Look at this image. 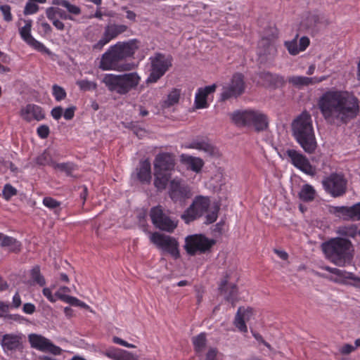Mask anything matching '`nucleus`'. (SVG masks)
I'll return each instance as SVG.
<instances>
[{"label": "nucleus", "mask_w": 360, "mask_h": 360, "mask_svg": "<svg viewBox=\"0 0 360 360\" xmlns=\"http://www.w3.org/2000/svg\"><path fill=\"white\" fill-rule=\"evenodd\" d=\"M28 339L32 348L37 349L41 352H46V349L50 341L45 337L35 333L29 335Z\"/></svg>", "instance_id": "c85d7f7f"}, {"label": "nucleus", "mask_w": 360, "mask_h": 360, "mask_svg": "<svg viewBox=\"0 0 360 360\" xmlns=\"http://www.w3.org/2000/svg\"><path fill=\"white\" fill-rule=\"evenodd\" d=\"M30 276L33 281L39 285L44 286L46 284V280L40 272L39 266L37 265L32 269Z\"/></svg>", "instance_id": "58836bf2"}, {"label": "nucleus", "mask_w": 360, "mask_h": 360, "mask_svg": "<svg viewBox=\"0 0 360 360\" xmlns=\"http://www.w3.org/2000/svg\"><path fill=\"white\" fill-rule=\"evenodd\" d=\"M169 196L174 202H184L191 198L192 193L188 186L182 184L180 180L172 179L170 181Z\"/></svg>", "instance_id": "dca6fc26"}, {"label": "nucleus", "mask_w": 360, "mask_h": 360, "mask_svg": "<svg viewBox=\"0 0 360 360\" xmlns=\"http://www.w3.org/2000/svg\"><path fill=\"white\" fill-rule=\"evenodd\" d=\"M201 217L197 210L194 208V205H191L181 214V219L186 224H189L196 219Z\"/></svg>", "instance_id": "e433bc0d"}, {"label": "nucleus", "mask_w": 360, "mask_h": 360, "mask_svg": "<svg viewBox=\"0 0 360 360\" xmlns=\"http://www.w3.org/2000/svg\"><path fill=\"white\" fill-rule=\"evenodd\" d=\"M22 310L25 314H32L35 311L36 307L32 303H25L23 305Z\"/></svg>", "instance_id": "338daca9"}, {"label": "nucleus", "mask_w": 360, "mask_h": 360, "mask_svg": "<svg viewBox=\"0 0 360 360\" xmlns=\"http://www.w3.org/2000/svg\"><path fill=\"white\" fill-rule=\"evenodd\" d=\"M1 246L8 248L10 252L19 253L22 249V244L16 238L0 233Z\"/></svg>", "instance_id": "a878e982"}, {"label": "nucleus", "mask_w": 360, "mask_h": 360, "mask_svg": "<svg viewBox=\"0 0 360 360\" xmlns=\"http://www.w3.org/2000/svg\"><path fill=\"white\" fill-rule=\"evenodd\" d=\"M21 116L27 122H30L32 118L37 121L45 118L42 108L35 104H27L21 110Z\"/></svg>", "instance_id": "aec40b11"}, {"label": "nucleus", "mask_w": 360, "mask_h": 360, "mask_svg": "<svg viewBox=\"0 0 360 360\" xmlns=\"http://www.w3.org/2000/svg\"><path fill=\"white\" fill-rule=\"evenodd\" d=\"M188 148L202 150L210 158H217L219 155L218 148L210 143L208 141H205L204 139L193 140L189 144Z\"/></svg>", "instance_id": "412c9836"}, {"label": "nucleus", "mask_w": 360, "mask_h": 360, "mask_svg": "<svg viewBox=\"0 0 360 360\" xmlns=\"http://www.w3.org/2000/svg\"><path fill=\"white\" fill-rule=\"evenodd\" d=\"M181 161L187 165L192 171L197 173L201 171L204 165V162L201 158L185 154L181 155Z\"/></svg>", "instance_id": "cd10ccee"}, {"label": "nucleus", "mask_w": 360, "mask_h": 360, "mask_svg": "<svg viewBox=\"0 0 360 360\" xmlns=\"http://www.w3.org/2000/svg\"><path fill=\"white\" fill-rule=\"evenodd\" d=\"M337 232L341 236L353 238L359 234L358 227L356 224L340 226Z\"/></svg>", "instance_id": "f704fd0d"}, {"label": "nucleus", "mask_w": 360, "mask_h": 360, "mask_svg": "<svg viewBox=\"0 0 360 360\" xmlns=\"http://www.w3.org/2000/svg\"><path fill=\"white\" fill-rule=\"evenodd\" d=\"M58 7H49L46 10V14L48 19L51 21L58 19Z\"/></svg>", "instance_id": "13d9d810"}, {"label": "nucleus", "mask_w": 360, "mask_h": 360, "mask_svg": "<svg viewBox=\"0 0 360 360\" xmlns=\"http://www.w3.org/2000/svg\"><path fill=\"white\" fill-rule=\"evenodd\" d=\"M46 352H49L54 355H59L61 354L62 349L60 347L53 345L51 341H49L46 349Z\"/></svg>", "instance_id": "052dcab7"}, {"label": "nucleus", "mask_w": 360, "mask_h": 360, "mask_svg": "<svg viewBox=\"0 0 360 360\" xmlns=\"http://www.w3.org/2000/svg\"><path fill=\"white\" fill-rule=\"evenodd\" d=\"M215 243L214 239L208 238L204 234H193L185 238L184 248L188 255L195 256L210 252Z\"/></svg>", "instance_id": "9d476101"}, {"label": "nucleus", "mask_w": 360, "mask_h": 360, "mask_svg": "<svg viewBox=\"0 0 360 360\" xmlns=\"http://www.w3.org/2000/svg\"><path fill=\"white\" fill-rule=\"evenodd\" d=\"M31 27H32L31 21L29 20V21L26 22L25 25L20 29V36L22 38V39L26 42L30 41V39H32L33 37L30 34Z\"/></svg>", "instance_id": "79ce46f5"}, {"label": "nucleus", "mask_w": 360, "mask_h": 360, "mask_svg": "<svg viewBox=\"0 0 360 360\" xmlns=\"http://www.w3.org/2000/svg\"><path fill=\"white\" fill-rule=\"evenodd\" d=\"M301 172L310 176L316 174V168L311 165L307 157L299 150L288 148L281 155Z\"/></svg>", "instance_id": "9b49d317"}, {"label": "nucleus", "mask_w": 360, "mask_h": 360, "mask_svg": "<svg viewBox=\"0 0 360 360\" xmlns=\"http://www.w3.org/2000/svg\"><path fill=\"white\" fill-rule=\"evenodd\" d=\"M219 209V205L218 204H215L212 207V210L206 215L205 224H210L214 223L217 219Z\"/></svg>", "instance_id": "a18cd8bd"}, {"label": "nucleus", "mask_w": 360, "mask_h": 360, "mask_svg": "<svg viewBox=\"0 0 360 360\" xmlns=\"http://www.w3.org/2000/svg\"><path fill=\"white\" fill-rule=\"evenodd\" d=\"M76 84L82 91H90L91 89L95 90L97 88V84L95 82L87 79L79 80Z\"/></svg>", "instance_id": "c03bdc74"}, {"label": "nucleus", "mask_w": 360, "mask_h": 360, "mask_svg": "<svg viewBox=\"0 0 360 360\" xmlns=\"http://www.w3.org/2000/svg\"><path fill=\"white\" fill-rule=\"evenodd\" d=\"M318 107L326 122L337 126L347 124L360 112L359 98L347 91H327L319 98Z\"/></svg>", "instance_id": "f257e3e1"}, {"label": "nucleus", "mask_w": 360, "mask_h": 360, "mask_svg": "<svg viewBox=\"0 0 360 360\" xmlns=\"http://www.w3.org/2000/svg\"><path fill=\"white\" fill-rule=\"evenodd\" d=\"M217 89V85L213 84L206 86L204 88H199L195 94V107L197 109L205 108L208 106L207 98L209 94L214 93Z\"/></svg>", "instance_id": "5701e85b"}, {"label": "nucleus", "mask_w": 360, "mask_h": 360, "mask_svg": "<svg viewBox=\"0 0 360 360\" xmlns=\"http://www.w3.org/2000/svg\"><path fill=\"white\" fill-rule=\"evenodd\" d=\"M333 214L344 221L360 220V202L352 206L333 207Z\"/></svg>", "instance_id": "f3484780"}, {"label": "nucleus", "mask_w": 360, "mask_h": 360, "mask_svg": "<svg viewBox=\"0 0 360 360\" xmlns=\"http://www.w3.org/2000/svg\"><path fill=\"white\" fill-rule=\"evenodd\" d=\"M175 165L176 156L174 153L160 152L155 155L153 161V184L158 191H162L167 188Z\"/></svg>", "instance_id": "39448f33"}, {"label": "nucleus", "mask_w": 360, "mask_h": 360, "mask_svg": "<svg viewBox=\"0 0 360 360\" xmlns=\"http://www.w3.org/2000/svg\"><path fill=\"white\" fill-rule=\"evenodd\" d=\"M57 298L74 307H77L79 301V300L75 297L60 293L57 294Z\"/></svg>", "instance_id": "49530a36"}, {"label": "nucleus", "mask_w": 360, "mask_h": 360, "mask_svg": "<svg viewBox=\"0 0 360 360\" xmlns=\"http://www.w3.org/2000/svg\"><path fill=\"white\" fill-rule=\"evenodd\" d=\"M57 13H58V16L62 20H74L73 17L71 15L68 14L64 10L59 8L58 7Z\"/></svg>", "instance_id": "774afa93"}, {"label": "nucleus", "mask_w": 360, "mask_h": 360, "mask_svg": "<svg viewBox=\"0 0 360 360\" xmlns=\"http://www.w3.org/2000/svg\"><path fill=\"white\" fill-rule=\"evenodd\" d=\"M323 22L326 25L329 24L328 20L323 21V18L316 13H309L304 20L306 28L312 32H317L318 25Z\"/></svg>", "instance_id": "bb28decb"}, {"label": "nucleus", "mask_w": 360, "mask_h": 360, "mask_svg": "<svg viewBox=\"0 0 360 360\" xmlns=\"http://www.w3.org/2000/svg\"><path fill=\"white\" fill-rule=\"evenodd\" d=\"M325 269L326 271H328V272H330L334 275H336L339 277L347 278V279H351V280H353L355 281L360 282V278L356 277L352 273L347 272L346 271L341 270V269H339L337 268H332V267H329V266H326L325 268Z\"/></svg>", "instance_id": "c9c22d12"}, {"label": "nucleus", "mask_w": 360, "mask_h": 360, "mask_svg": "<svg viewBox=\"0 0 360 360\" xmlns=\"http://www.w3.org/2000/svg\"><path fill=\"white\" fill-rule=\"evenodd\" d=\"M310 41L307 37H302L300 38L299 41V51H304L309 45Z\"/></svg>", "instance_id": "0e129e2a"}, {"label": "nucleus", "mask_w": 360, "mask_h": 360, "mask_svg": "<svg viewBox=\"0 0 360 360\" xmlns=\"http://www.w3.org/2000/svg\"><path fill=\"white\" fill-rule=\"evenodd\" d=\"M245 91L244 76L242 73H235L227 86L223 87L220 100L225 101L232 97L240 96Z\"/></svg>", "instance_id": "2eb2a0df"}, {"label": "nucleus", "mask_w": 360, "mask_h": 360, "mask_svg": "<svg viewBox=\"0 0 360 360\" xmlns=\"http://www.w3.org/2000/svg\"><path fill=\"white\" fill-rule=\"evenodd\" d=\"M150 240L158 249L170 255L174 259L181 257L179 243L176 238L156 231L151 233Z\"/></svg>", "instance_id": "1a4fd4ad"}, {"label": "nucleus", "mask_w": 360, "mask_h": 360, "mask_svg": "<svg viewBox=\"0 0 360 360\" xmlns=\"http://www.w3.org/2000/svg\"><path fill=\"white\" fill-rule=\"evenodd\" d=\"M37 135L41 139H46L49 134V127L46 124L40 125L37 129Z\"/></svg>", "instance_id": "864d4df0"}, {"label": "nucleus", "mask_w": 360, "mask_h": 360, "mask_svg": "<svg viewBox=\"0 0 360 360\" xmlns=\"http://www.w3.org/2000/svg\"><path fill=\"white\" fill-rule=\"evenodd\" d=\"M0 10L4 15V18L6 21L9 22L12 20V15L11 13V6L5 4L0 6Z\"/></svg>", "instance_id": "603ef678"}, {"label": "nucleus", "mask_w": 360, "mask_h": 360, "mask_svg": "<svg viewBox=\"0 0 360 360\" xmlns=\"http://www.w3.org/2000/svg\"><path fill=\"white\" fill-rule=\"evenodd\" d=\"M316 191L312 186L304 184L298 193L299 198L303 202H311L315 198Z\"/></svg>", "instance_id": "2f4dec72"}, {"label": "nucleus", "mask_w": 360, "mask_h": 360, "mask_svg": "<svg viewBox=\"0 0 360 360\" xmlns=\"http://www.w3.org/2000/svg\"><path fill=\"white\" fill-rule=\"evenodd\" d=\"M52 167L55 169L65 172L66 175L69 176L72 175V172L75 169V165L72 162H52Z\"/></svg>", "instance_id": "4c0bfd02"}, {"label": "nucleus", "mask_w": 360, "mask_h": 360, "mask_svg": "<svg viewBox=\"0 0 360 360\" xmlns=\"http://www.w3.org/2000/svg\"><path fill=\"white\" fill-rule=\"evenodd\" d=\"M137 179L142 184H150L151 181V164L148 159L141 160L136 168Z\"/></svg>", "instance_id": "393cba45"}, {"label": "nucleus", "mask_w": 360, "mask_h": 360, "mask_svg": "<svg viewBox=\"0 0 360 360\" xmlns=\"http://www.w3.org/2000/svg\"><path fill=\"white\" fill-rule=\"evenodd\" d=\"M194 350L196 353H201L204 351L207 345V335L205 333H200L191 339Z\"/></svg>", "instance_id": "473e14b6"}, {"label": "nucleus", "mask_w": 360, "mask_h": 360, "mask_svg": "<svg viewBox=\"0 0 360 360\" xmlns=\"http://www.w3.org/2000/svg\"><path fill=\"white\" fill-rule=\"evenodd\" d=\"M30 46H32L35 49L39 51H44L46 49V46L39 41L36 40L34 37L30 39V41L27 42Z\"/></svg>", "instance_id": "6e6d98bb"}, {"label": "nucleus", "mask_w": 360, "mask_h": 360, "mask_svg": "<svg viewBox=\"0 0 360 360\" xmlns=\"http://www.w3.org/2000/svg\"><path fill=\"white\" fill-rule=\"evenodd\" d=\"M43 204L50 209H55L60 206V202L51 197H45L43 199Z\"/></svg>", "instance_id": "3c124183"}, {"label": "nucleus", "mask_w": 360, "mask_h": 360, "mask_svg": "<svg viewBox=\"0 0 360 360\" xmlns=\"http://www.w3.org/2000/svg\"><path fill=\"white\" fill-rule=\"evenodd\" d=\"M150 217L153 224L161 231L171 233L177 227V221L172 220L166 215L161 205L153 207L150 211Z\"/></svg>", "instance_id": "ddd939ff"}, {"label": "nucleus", "mask_w": 360, "mask_h": 360, "mask_svg": "<svg viewBox=\"0 0 360 360\" xmlns=\"http://www.w3.org/2000/svg\"><path fill=\"white\" fill-rule=\"evenodd\" d=\"M292 135L296 142L307 154L315 153L316 141L311 115L306 110L297 116L291 124Z\"/></svg>", "instance_id": "7ed1b4c3"}, {"label": "nucleus", "mask_w": 360, "mask_h": 360, "mask_svg": "<svg viewBox=\"0 0 360 360\" xmlns=\"http://www.w3.org/2000/svg\"><path fill=\"white\" fill-rule=\"evenodd\" d=\"M39 10V6L33 1H30L28 0L27 2L25 9L24 14L25 15H31L37 13Z\"/></svg>", "instance_id": "09e8293b"}, {"label": "nucleus", "mask_w": 360, "mask_h": 360, "mask_svg": "<svg viewBox=\"0 0 360 360\" xmlns=\"http://www.w3.org/2000/svg\"><path fill=\"white\" fill-rule=\"evenodd\" d=\"M126 25L109 22L104 29L102 37L92 46L93 50L101 51L105 45L128 30Z\"/></svg>", "instance_id": "4468645a"}, {"label": "nucleus", "mask_w": 360, "mask_h": 360, "mask_svg": "<svg viewBox=\"0 0 360 360\" xmlns=\"http://www.w3.org/2000/svg\"><path fill=\"white\" fill-rule=\"evenodd\" d=\"M63 110L61 106L55 107L51 110V115L55 120H58L63 115Z\"/></svg>", "instance_id": "e2e57ef3"}, {"label": "nucleus", "mask_w": 360, "mask_h": 360, "mask_svg": "<svg viewBox=\"0 0 360 360\" xmlns=\"http://www.w3.org/2000/svg\"><path fill=\"white\" fill-rule=\"evenodd\" d=\"M122 349L119 348H110L105 352V355L114 360H120Z\"/></svg>", "instance_id": "8fccbe9b"}, {"label": "nucleus", "mask_w": 360, "mask_h": 360, "mask_svg": "<svg viewBox=\"0 0 360 360\" xmlns=\"http://www.w3.org/2000/svg\"><path fill=\"white\" fill-rule=\"evenodd\" d=\"M326 258L337 266H344L353 258L354 247L346 238L335 237L323 242L321 245Z\"/></svg>", "instance_id": "20e7f679"}, {"label": "nucleus", "mask_w": 360, "mask_h": 360, "mask_svg": "<svg viewBox=\"0 0 360 360\" xmlns=\"http://www.w3.org/2000/svg\"><path fill=\"white\" fill-rule=\"evenodd\" d=\"M76 109L77 108L75 105H72L66 108L63 114L64 118L67 120H72L75 116V112Z\"/></svg>", "instance_id": "680f3d73"}, {"label": "nucleus", "mask_w": 360, "mask_h": 360, "mask_svg": "<svg viewBox=\"0 0 360 360\" xmlns=\"http://www.w3.org/2000/svg\"><path fill=\"white\" fill-rule=\"evenodd\" d=\"M140 81L141 77L136 72L122 75L107 74L102 80L108 91L120 95H126L136 89Z\"/></svg>", "instance_id": "423d86ee"}, {"label": "nucleus", "mask_w": 360, "mask_h": 360, "mask_svg": "<svg viewBox=\"0 0 360 360\" xmlns=\"http://www.w3.org/2000/svg\"><path fill=\"white\" fill-rule=\"evenodd\" d=\"M17 194V189L14 188L11 184H6L4 185L2 191V195L6 200H10L13 196H15Z\"/></svg>", "instance_id": "a19ab883"}, {"label": "nucleus", "mask_w": 360, "mask_h": 360, "mask_svg": "<svg viewBox=\"0 0 360 360\" xmlns=\"http://www.w3.org/2000/svg\"><path fill=\"white\" fill-rule=\"evenodd\" d=\"M181 91L178 89H173L167 95V98L163 101L162 107L168 108L179 103L180 98Z\"/></svg>", "instance_id": "72a5a7b5"}, {"label": "nucleus", "mask_w": 360, "mask_h": 360, "mask_svg": "<svg viewBox=\"0 0 360 360\" xmlns=\"http://www.w3.org/2000/svg\"><path fill=\"white\" fill-rule=\"evenodd\" d=\"M259 78L264 82V85L268 87L278 88L285 85L284 77L270 72L262 71L258 73Z\"/></svg>", "instance_id": "6ab92c4d"}, {"label": "nucleus", "mask_w": 360, "mask_h": 360, "mask_svg": "<svg viewBox=\"0 0 360 360\" xmlns=\"http://www.w3.org/2000/svg\"><path fill=\"white\" fill-rule=\"evenodd\" d=\"M52 90L53 96H54L56 101H60L66 98V91L60 86H58V84H53L52 86Z\"/></svg>", "instance_id": "37998d69"}, {"label": "nucleus", "mask_w": 360, "mask_h": 360, "mask_svg": "<svg viewBox=\"0 0 360 360\" xmlns=\"http://www.w3.org/2000/svg\"><path fill=\"white\" fill-rule=\"evenodd\" d=\"M191 205H194V208L202 216L207 211L210 205V200L207 197L200 195L194 199Z\"/></svg>", "instance_id": "7c9ffc66"}, {"label": "nucleus", "mask_w": 360, "mask_h": 360, "mask_svg": "<svg viewBox=\"0 0 360 360\" xmlns=\"http://www.w3.org/2000/svg\"><path fill=\"white\" fill-rule=\"evenodd\" d=\"M313 79H316V82H321L323 79H325V77H323L321 79H317L316 78H311L304 76H292L288 77V81L293 86L300 87L303 86H308L312 84Z\"/></svg>", "instance_id": "c756f323"}, {"label": "nucleus", "mask_w": 360, "mask_h": 360, "mask_svg": "<svg viewBox=\"0 0 360 360\" xmlns=\"http://www.w3.org/2000/svg\"><path fill=\"white\" fill-rule=\"evenodd\" d=\"M217 352V348H210L205 355V360H216Z\"/></svg>", "instance_id": "69168bd1"}, {"label": "nucleus", "mask_w": 360, "mask_h": 360, "mask_svg": "<svg viewBox=\"0 0 360 360\" xmlns=\"http://www.w3.org/2000/svg\"><path fill=\"white\" fill-rule=\"evenodd\" d=\"M228 279L229 276L226 275L219 285V290L221 294L225 295V300L234 306L235 303L238 300V289L236 284H229Z\"/></svg>", "instance_id": "a211bd4d"}, {"label": "nucleus", "mask_w": 360, "mask_h": 360, "mask_svg": "<svg viewBox=\"0 0 360 360\" xmlns=\"http://www.w3.org/2000/svg\"><path fill=\"white\" fill-rule=\"evenodd\" d=\"M4 351H13L22 347V337L15 334H5L1 340Z\"/></svg>", "instance_id": "b1692460"}, {"label": "nucleus", "mask_w": 360, "mask_h": 360, "mask_svg": "<svg viewBox=\"0 0 360 360\" xmlns=\"http://www.w3.org/2000/svg\"><path fill=\"white\" fill-rule=\"evenodd\" d=\"M139 41L130 39L127 41H118L111 46L101 56L99 68L102 70L128 71L132 67L130 63L125 61L127 58H134L136 51L139 49Z\"/></svg>", "instance_id": "f03ea898"}, {"label": "nucleus", "mask_w": 360, "mask_h": 360, "mask_svg": "<svg viewBox=\"0 0 360 360\" xmlns=\"http://www.w3.org/2000/svg\"><path fill=\"white\" fill-rule=\"evenodd\" d=\"M64 8H65L71 14L79 15L81 13L80 8L75 5L71 4L68 1H66Z\"/></svg>", "instance_id": "4d7b16f0"}, {"label": "nucleus", "mask_w": 360, "mask_h": 360, "mask_svg": "<svg viewBox=\"0 0 360 360\" xmlns=\"http://www.w3.org/2000/svg\"><path fill=\"white\" fill-rule=\"evenodd\" d=\"M52 162H54L52 160L50 153L46 150H44L36 159V163L37 165H41V166H45V165L52 166Z\"/></svg>", "instance_id": "ea45409f"}, {"label": "nucleus", "mask_w": 360, "mask_h": 360, "mask_svg": "<svg viewBox=\"0 0 360 360\" xmlns=\"http://www.w3.org/2000/svg\"><path fill=\"white\" fill-rule=\"evenodd\" d=\"M55 288V285L51 286V288H44L42 290V293L44 297H46L48 300L51 302H56V297L55 295H53L52 294L51 290Z\"/></svg>", "instance_id": "5fc2aeb1"}, {"label": "nucleus", "mask_w": 360, "mask_h": 360, "mask_svg": "<svg viewBox=\"0 0 360 360\" xmlns=\"http://www.w3.org/2000/svg\"><path fill=\"white\" fill-rule=\"evenodd\" d=\"M231 118L238 127H253L257 132L264 131L269 127L267 115L258 110H236L231 115Z\"/></svg>", "instance_id": "0eeeda50"}, {"label": "nucleus", "mask_w": 360, "mask_h": 360, "mask_svg": "<svg viewBox=\"0 0 360 360\" xmlns=\"http://www.w3.org/2000/svg\"><path fill=\"white\" fill-rule=\"evenodd\" d=\"M150 74L146 80L147 84L156 83L172 66L173 58L162 53H155L150 58Z\"/></svg>", "instance_id": "6e6552de"}, {"label": "nucleus", "mask_w": 360, "mask_h": 360, "mask_svg": "<svg viewBox=\"0 0 360 360\" xmlns=\"http://www.w3.org/2000/svg\"><path fill=\"white\" fill-rule=\"evenodd\" d=\"M120 360H139V356L130 352L122 349Z\"/></svg>", "instance_id": "bf43d9fd"}, {"label": "nucleus", "mask_w": 360, "mask_h": 360, "mask_svg": "<svg viewBox=\"0 0 360 360\" xmlns=\"http://www.w3.org/2000/svg\"><path fill=\"white\" fill-rule=\"evenodd\" d=\"M285 46L291 55L295 56L300 52L296 39L290 41H285Z\"/></svg>", "instance_id": "de8ad7c7"}, {"label": "nucleus", "mask_w": 360, "mask_h": 360, "mask_svg": "<svg viewBox=\"0 0 360 360\" xmlns=\"http://www.w3.org/2000/svg\"><path fill=\"white\" fill-rule=\"evenodd\" d=\"M252 314V308L248 307L247 309H245L244 307H239L234 321L236 327L241 332H247L248 328L245 324V321H249Z\"/></svg>", "instance_id": "4be33fe9"}, {"label": "nucleus", "mask_w": 360, "mask_h": 360, "mask_svg": "<svg viewBox=\"0 0 360 360\" xmlns=\"http://www.w3.org/2000/svg\"><path fill=\"white\" fill-rule=\"evenodd\" d=\"M322 184L326 193L337 198L346 193L347 181L342 174L331 173L322 181Z\"/></svg>", "instance_id": "f8f14e48"}]
</instances>
